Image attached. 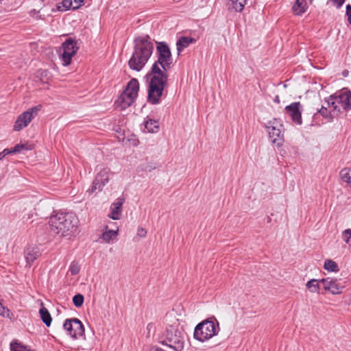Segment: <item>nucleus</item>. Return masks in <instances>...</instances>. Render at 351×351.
<instances>
[{
    "label": "nucleus",
    "mask_w": 351,
    "mask_h": 351,
    "mask_svg": "<svg viewBox=\"0 0 351 351\" xmlns=\"http://www.w3.org/2000/svg\"><path fill=\"white\" fill-rule=\"evenodd\" d=\"M10 349L12 351H34L30 350L27 348V347L17 342H14L10 344Z\"/></svg>",
    "instance_id": "nucleus-29"
},
{
    "label": "nucleus",
    "mask_w": 351,
    "mask_h": 351,
    "mask_svg": "<svg viewBox=\"0 0 351 351\" xmlns=\"http://www.w3.org/2000/svg\"><path fill=\"white\" fill-rule=\"evenodd\" d=\"M274 101L279 104L280 103V97L278 95H276L274 98Z\"/></svg>",
    "instance_id": "nucleus-44"
},
{
    "label": "nucleus",
    "mask_w": 351,
    "mask_h": 351,
    "mask_svg": "<svg viewBox=\"0 0 351 351\" xmlns=\"http://www.w3.org/2000/svg\"><path fill=\"white\" fill-rule=\"evenodd\" d=\"M308 3L306 0H296L293 6V13L295 15L302 14L306 12Z\"/></svg>",
    "instance_id": "nucleus-19"
},
{
    "label": "nucleus",
    "mask_w": 351,
    "mask_h": 351,
    "mask_svg": "<svg viewBox=\"0 0 351 351\" xmlns=\"http://www.w3.org/2000/svg\"><path fill=\"white\" fill-rule=\"evenodd\" d=\"M196 42H197V39H195V38L188 37V36H181L178 39L176 44H178V45L190 44V43H196Z\"/></svg>",
    "instance_id": "nucleus-28"
},
{
    "label": "nucleus",
    "mask_w": 351,
    "mask_h": 351,
    "mask_svg": "<svg viewBox=\"0 0 351 351\" xmlns=\"http://www.w3.org/2000/svg\"><path fill=\"white\" fill-rule=\"evenodd\" d=\"M147 234V230L143 227H138L137 229V235L140 237H145Z\"/></svg>",
    "instance_id": "nucleus-37"
},
{
    "label": "nucleus",
    "mask_w": 351,
    "mask_h": 351,
    "mask_svg": "<svg viewBox=\"0 0 351 351\" xmlns=\"http://www.w3.org/2000/svg\"><path fill=\"white\" fill-rule=\"evenodd\" d=\"M80 266L77 262H72L70 267L69 271L72 275H76L80 272Z\"/></svg>",
    "instance_id": "nucleus-34"
},
{
    "label": "nucleus",
    "mask_w": 351,
    "mask_h": 351,
    "mask_svg": "<svg viewBox=\"0 0 351 351\" xmlns=\"http://www.w3.org/2000/svg\"><path fill=\"white\" fill-rule=\"evenodd\" d=\"M152 75L148 89V101L152 104H156L159 103L162 95L167 75L156 63L152 66Z\"/></svg>",
    "instance_id": "nucleus-2"
},
{
    "label": "nucleus",
    "mask_w": 351,
    "mask_h": 351,
    "mask_svg": "<svg viewBox=\"0 0 351 351\" xmlns=\"http://www.w3.org/2000/svg\"><path fill=\"white\" fill-rule=\"evenodd\" d=\"M40 317L47 326H49L51 323V317L48 310L43 306L39 311Z\"/></svg>",
    "instance_id": "nucleus-23"
},
{
    "label": "nucleus",
    "mask_w": 351,
    "mask_h": 351,
    "mask_svg": "<svg viewBox=\"0 0 351 351\" xmlns=\"http://www.w3.org/2000/svg\"><path fill=\"white\" fill-rule=\"evenodd\" d=\"M219 332L218 322L215 324L212 320L205 319L195 326L193 337L200 342H205L217 335Z\"/></svg>",
    "instance_id": "nucleus-5"
},
{
    "label": "nucleus",
    "mask_w": 351,
    "mask_h": 351,
    "mask_svg": "<svg viewBox=\"0 0 351 351\" xmlns=\"http://www.w3.org/2000/svg\"><path fill=\"white\" fill-rule=\"evenodd\" d=\"M152 327V324H148V325H147V328H148L149 330H150V328H151Z\"/></svg>",
    "instance_id": "nucleus-46"
},
{
    "label": "nucleus",
    "mask_w": 351,
    "mask_h": 351,
    "mask_svg": "<svg viewBox=\"0 0 351 351\" xmlns=\"http://www.w3.org/2000/svg\"><path fill=\"white\" fill-rule=\"evenodd\" d=\"M343 239L351 247V229H347L343 232Z\"/></svg>",
    "instance_id": "nucleus-35"
},
{
    "label": "nucleus",
    "mask_w": 351,
    "mask_h": 351,
    "mask_svg": "<svg viewBox=\"0 0 351 351\" xmlns=\"http://www.w3.org/2000/svg\"><path fill=\"white\" fill-rule=\"evenodd\" d=\"M346 14L348 16V20L350 24L351 25V5H348L346 6Z\"/></svg>",
    "instance_id": "nucleus-38"
},
{
    "label": "nucleus",
    "mask_w": 351,
    "mask_h": 351,
    "mask_svg": "<svg viewBox=\"0 0 351 351\" xmlns=\"http://www.w3.org/2000/svg\"><path fill=\"white\" fill-rule=\"evenodd\" d=\"M340 177L351 189V168H344L340 171Z\"/></svg>",
    "instance_id": "nucleus-22"
},
{
    "label": "nucleus",
    "mask_w": 351,
    "mask_h": 351,
    "mask_svg": "<svg viewBox=\"0 0 351 351\" xmlns=\"http://www.w3.org/2000/svg\"><path fill=\"white\" fill-rule=\"evenodd\" d=\"M351 94L350 92H343L337 96H330L327 100H326V104L330 108H332V111L339 112L340 108L344 110H349L351 108Z\"/></svg>",
    "instance_id": "nucleus-7"
},
{
    "label": "nucleus",
    "mask_w": 351,
    "mask_h": 351,
    "mask_svg": "<svg viewBox=\"0 0 351 351\" xmlns=\"http://www.w3.org/2000/svg\"><path fill=\"white\" fill-rule=\"evenodd\" d=\"M22 149H26L27 150V149H28V148H27L26 145L18 144L16 146H14V147L11 150V152H12V153H19Z\"/></svg>",
    "instance_id": "nucleus-36"
},
{
    "label": "nucleus",
    "mask_w": 351,
    "mask_h": 351,
    "mask_svg": "<svg viewBox=\"0 0 351 351\" xmlns=\"http://www.w3.org/2000/svg\"><path fill=\"white\" fill-rule=\"evenodd\" d=\"M156 44L162 45V44H166V43L165 42H156Z\"/></svg>",
    "instance_id": "nucleus-45"
},
{
    "label": "nucleus",
    "mask_w": 351,
    "mask_h": 351,
    "mask_svg": "<svg viewBox=\"0 0 351 351\" xmlns=\"http://www.w3.org/2000/svg\"><path fill=\"white\" fill-rule=\"evenodd\" d=\"M97 176L93 182L91 189L88 190L89 193H94L96 190L101 191L103 187L108 182L110 169L108 167H99Z\"/></svg>",
    "instance_id": "nucleus-9"
},
{
    "label": "nucleus",
    "mask_w": 351,
    "mask_h": 351,
    "mask_svg": "<svg viewBox=\"0 0 351 351\" xmlns=\"http://www.w3.org/2000/svg\"><path fill=\"white\" fill-rule=\"evenodd\" d=\"M232 1L233 8L238 12L243 10L247 0H230Z\"/></svg>",
    "instance_id": "nucleus-27"
},
{
    "label": "nucleus",
    "mask_w": 351,
    "mask_h": 351,
    "mask_svg": "<svg viewBox=\"0 0 351 351\" xmlns=\"http://www.w3.org/2000/svg\"><path fill=\"white\" fill-rule=\"evenodd\" d=\"M78 49L77 45H60L57 53L64 66L71 64L72 58L76 54Z\"/></svg>",
    "instance_id": "nucleus-12"
},
{
    "label": "nucleus",
    "mask_w": 351,
    "mask_h": 351,
    "mask_svg": "<svg viewBox=\"0 0 351 351\" xmlns=\"http://www.w3.org/2000/svg\"><path fill=\"white\" fill-rule=\"evenodd\" d=\"M62 44H77V41L71 38H66L65 40L62 43Z\"/></svg>",
    "instance_id": "nucleus-40"
},
{
    "label": "nucleus",
    "mask_w": 351,
    "mask_h": 351,
    "mask_svg": "<svg viewBox=\"0 0 351 351\" xmlns=\"http://www.w3.org/2000/svg\"><path fill=\"white\" fill-rule=\"evenodd\" d=\"M162 343L173 348L175 350H180L183 348L184 337L181 331L176 326H169L165 334Z\"/></svg>",
    "instance_id": "nucleus-6"
},
{
    "label": "nucleus",
    "mask_w": 351,
    "mask_h": 351,
    "mask_svg": "<svg viewBox=\"0 0 351 351\" xmlns=\"http://www.w3.org/2000/svg\"><path fill=\"white\" fill-rule=\"evenodd\" d=\"M40 73L42 76H47L49 72L47 70H40Z\"/></svg>",
    "instance_id": "nucleus-43"
},
{
    "label": "nucleus",
    "mask_w": 351,
    "mask_h": 351,
    "mask_svg": "<svg viewBox=\"0 0 351 351\" xmlns=\"http://www.w3.org/2000/svg\"><path fill=\"white\" fill-rule=\"evenodd\" d=\"M324 267L328 271H338L339 268L337 264L332 260L328 259L325 261Z\"/></svg>",
    "instance_id": "nucleus-25"
},
{
    "label": "nucleus",
    "mask_w": 351,
    "mask_h": 351,
    "mask_svg": "<svg viewBox=\"0 0 351 351\" xmlns=\"http://www.w3.org/2000/svg\"><path fill=\"white\" fill-rule=\"evenodd\" d=\"M328 106H322V107L318 110V112L320 113L326 119H330L331 118V112L332 109L330 110H328Z\"/></svg>",
    "instance_id": "nucleus-32"
},
{
    "label": "nucleus",
    "mask_w": 351,
    "mask_h": 351,
    "mask_svg": "<svg viewBox=\"0 0 351 351\" xmlns=\"http://www.w3.org/2000/svg\"><path fill=\"white\" fill-rule=\"evenodd\" d=\"M63 327L67 334L73 339H78L84 335V326L77 318L66 319Z\"/></svg>",
    "instance_id": "nucleus-10"
},
{
    "label": "nucleus",
    "mask_w": 351,
    "mask_h": 351,
    "mask_svg": "<svg viewBox=\"0 0 351 351\" xmlns=\"http://www.w3.org/2000/svg\"><path fill=\"white\" fill-rule=\"evenodd\" d=\"M139 90V84L136 79H132L115 101L117 108L123 110L130 107L136 100Z\"/></svg>",
    "instance_id": "nucleus-4"
},
{
    "label": "nucleus",
    "mask_w": 351,
    "mask_h": 351,
    "mask_svg": "<svg viewBox=\"0 0 351 351\" xmlns=\"http://www.w3.org/2000/svg\"><path fill=\"white\" fill-rule=\"evenodd\" d=\"M157 51L158 53V62L162 68L164 72L170 68L172 63L171 53L168 45H157Z\"/></svg>",
    "instance_id": "nucleus-13"
},
{
    "label": "nucleus",
    "mask_w": 351,
    "mask_h": 351,
    "mask_svg": "<svg viewBox=\"0 0 351 351\" xmlns=\"http://www.w3.org/2000/svg\"><path fill=\"white\" fill-rule=\"evenodd\" d=\"M152 52V45H135L132 56L128 62L130 68L136 71H141Z\"/></svg>",
    "instance_id": "nucleus-3"
},
{
    "label": "nucleus",
    "mask_w": 351,
    "mask_h": 351,
    "mask_svg": "<svg viewBox=\"0 0 351 351\" xmlns=\"http://www.w3.org/2000/svg\"><path fill=\"white\" fill-rule=\"evenodd\" d=\"M139 168L141 171L150 172L156 169V165L153 162L145 160L141 164Z\"/></svg>",
    "instance_id": "nucleus-24"
},
{
    "label": "nucleus",
    "mask_w": 351,
    "mask_h": 351,
    "mask_svg": "<svg viewBox=\"0 0 351 351\" xmlns=\"http://www.w3.org/2000/svg\"><path fill=\"white\" fill-rule=\"evenodd\" d=\"M266 128L271 142L277 146H281L284 141L283 125L281 121L274 119L268 122Z\"/></svg>",
    "instance_id": "nucleus-8"
},
{
    "label": "nucleus",
    "mask_w": 351,
    "mask_h": 351,
    "mask_svg": "<svg viewBox=\"0 0 351 351\" xmlns=\"http://www.w3.org/2000/svg\"><path fill=\"white\" fill-rule=\"evenodd\" d=\"M145 127L150 133H157L159 131V124L156 120L147 119L145 122Z\"/></svg>",
    "instance_id": "nucleus-21"
},
{
    "label": "nucleus",
    "mask_w": 351,
    "mask_h": 351,
    "mask_svg": "<svg viewBox=\"0 0 351 351\" xmlns=\"http://www.w3.org/2000/svg\"><path fill=\"white\" fill-rule=\"evenodd\" d=\"M301 107L302 105L300 102H293L285 107L286 112L291 117L292 121L298 125H301L302 123Z\"/></svg>",
    "instance_id": "nucleus-15"
},
{
    "label": "nucleus",
    "mask_w": 351,
    "mask_h": 351,
    "mask_svg": "<svg viewBox=\"0 0 351 351\" xmlns=\"http://www.w3.org/2000/svg\"><path fill=\"white\" fill-rule=\"evenodd\" d=\"M119 234V228H117L116 230H108V226L105 227V231L102 233L101 236V239L105 243H110L111 241L115 239Z\"/></svg>",
    "instance_id": "nucleus-18"
},
{
    "label": "nucleus",
    "mask_w": 351,
    "mask_h": 351,
    "mask_svg": "<svg viewBox=\"0 0 351 351\" xmlns=\"http://www.w3.org/2000/svg\"><path fill=\"white\" fill-rule=\"evenodd\" d=\"M12 154L10 149H5L3 152L0 153V160H2L6 155Z\"/></svg>",
    "instance_id": "nucleus-39"
},
{
    "label": "nucleus",
    "mask_w": 351,
    "mask_h": 351,
    "mask_svg": "<svg viewBox=\"0 0 351 351\" xmlns=\"http://www.w3.org/2000/svg\"><path fill=\"white\" fill-rule=\"evenodd\" d=\"M123 203V198H118L117 200L111 205L110 212L108 214V217L113 220L119 219Z\"/></svg>",
    "instance_id": "nucleus-17"
},
{
    "label": "nucleus",
    "mask_w": 351,
    "mask_h": 351,
    "mask_svg": "<svg viewBox=\"0 0 351 351\" xmlns=\"http://www.w3.org/2000/svg\"><path fill=\"white\" fill-rule=\"evenodd\" d=\"M84 296L80 293L75 295L73 298V302L76 307L82 306L84 303Z\"/></svg>",
    "instance_id": "nucleus-30"
},
{
    "label": "nucleus",
    "mask_w": 351,
    "mask_h": 351,
    "mask_svg": "<svg viewBox=\"0 0 351 351\" xmlns=\"http://www.w3.org/2000/svg\"><path fill=\"white\" fill-rule=\"evenodd\" d=\"M0 315L8 318H10L12 315L10 310L3 305L1 301H0Z\"/></svg>",
    "instance_id": "nucleus-33"
},
{
    "label": "nucleus",
    "mask_w": 351,
    "mask_h": 351,
    "mask_svg": "<svg viewBox=\"0 0 351 351\" xmlns=\"http://www.w3.org/2000/svg\"><path fill=\"white\" fill-rule=\"evenodd\" d=\"M307 289L312 293H317L319 290V285L317 280L312 279L306 283Z\"/></svg>",
    "instance_id": "nucleus-26"
},
{
    "label": "nucleus",
    "mask_w": 351,
    "mask_h": 351,
    "mask_svg": "<svg viewBox=\"0 0 351 351\" xmlns=\"http://www.w3.org/2000/svg\"><path fill=\"white\" fill-rule=\"evenodd\" d=\"M337 8L341 7L344 3V0H330Z\"/></svg>",
    "instance_id": "nucleus-41"
},
{
    "label": "nucleus",
    "mask_w": 351,
    "mask_h": 351,
    "mask_svg": "<svg viewBox=\"0 0 351 351\" xmlns=\"http://www.w3.org/2000/svg\"><path fill=\"white\" fill-rule=\"evenodd\" d=\"M320 282L322 284L324 289L332 294H339L344 288V286L341 285L337 279L335 278H324L320 280Z\"/></svg>",
    "instance_id": "nucleus-14"
},
{
    "label": "nucleus",
    "mask_w": 351,
    "mask_h": 351,
    "mask_svg": "<svg viewBox=\"0 0 351 351\" xmlns=\"http://www.w3.org/2000/svg\"><path fill=\"white\" fill-rule=\"evenodd\" d=\"M150 38L147 35H144L142 36H138L135 38L134 42L136 44H152L151 41L149 40Z\"/></svg>",
    "instance_id": "nucleus-31"
},
{
    "label": "nucleus",
    "mask_w": 351,
    "mask_h": 351,
    "mask_svg": "<svg viewBox=\"0 0 351 351\" xmlns=\"http://www.w3.org/2000/svg\"><path fill=\"white\" fill-rule=\"evenodd\" d=\"M308 3H311L313 0H306Z\"/></svg>",
    "instance_id": "nucleus-47"
},
{
    "label": "nucleus",
    "mask_w": 351,
    "mask_h": 351,
    "mask_svg": "<svg viewBox=\"0 0 351 351\" xmlns=\"http://www.w3.org/2000/svg\"><path fill=\"white\" fill-rule=\"evenodd\" d=\"M78 219L73 213H56L49 220L50 231L60 237L75 236L78 232Z\"/></svg>",
    "instance_id": "nucleus-1"
},
{
    "label": "nucleus",
    "mask_w": 351,
    "mask_h": 351,
    "mask_svg": "<svg viewBox=\"0 0 351 351\" xmlns=\"http://www.w3.org/2000/svg\"><path fill=\"white\" fill-rule=\"evenodd\" d=\"M83 1L84 0H62V5L64 10L69 9L75 10L82 5Z\"/></svg>",
    "instance_id": "nucleus-20"
},
{
    "label": "nucleus",
    "mask_w": 351,
    "mask_h": 351,
    "mask_svg": "<svg viewBox=\"0 0 351 351\" xmlns=\"http://www.w3.org/2000/svg\"><path fill=\"white\" fill-rule=\"evenodd\" d=\"M40 108L38 106L33 107L28 110L21 114L16 119L14 125V130L20 131L27 126L32 120L37 115Z\"/></svg>",
    "instance_id": "nucleus-11"
},
{
    "label": "nucleus",
    "mask_w": 351,
    "mask_h": 351,
    "mask_svg": "<svg viewBox=\"0 0 351 351\" xmlns=\"http://www.w3.org/2000/svg\"><path fill=\"white\" fill-rule=\"evenodd\" d=\"M186 45H178V53H180L183 49L184 48L186 47Z\"/></svg>",
    "instance_id": "nucleus-42"
},
{
    "label": "nucleus",
    "mask_w": 351,
    "mask_h": 351,
    "mask_svg": "<svg viewBox=\"0 0 351 351\" xmlns=\"http://www.w3.org/2000/svg\"><path fill=\"white\" fill-rule=\"evenodd\" d=\"M24 256L27 263L32 264L40 256L39 247L36 245H29L24 250Z\"/></svg>",
    "instance_id": "nucleus-16"
}]
</instances>
